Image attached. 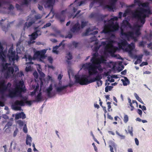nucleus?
Segmentation results:
<instances>
[{
    "label": "nucleus",
    "instance_id": "1",
    "mask_svg": "<svg viewBox=\"0 0 152 152\" xmlns=\"http://www.w3.org/2000/svg\"><path fill=\"white\" fill-rule=\"evenodd\" d=\"M150 9H145L143 8H140L138 11H135L132 13L133 17L137 19L138 21H140L141 23L143 24L145 22V18L148 16V15L151 14Z\"/></svg>",
    "mask_w": 152,
    "mask_h": 152
},
{
    "label": "nucleus",
    "instance_id": "2",
    "mask_svg": "<svg viewBox=\"0 0 152 152\" xmlns=\"http://www.w3.org/2000/svg\"><path fill=\"white\" fill-rule=\"evenodd\" d=\"M119 28V25L117 22L115 23L113 21L111 23L108 22L105 25L103 32L105 34H108L110 32L117 31Z\"/></svg>",
    "mask_w": 152,
    "mask_h": 152
},
{
    "label": "nucleus",
    "instance_id": "3",
    "mask_svg": "<svg viewBox=\"0 0 152 152\" xmlns=\"http://www.w3.org/2000/svg\"><path fill=\"white\" fill-rule=\"evenodd\" d=\"M113 41H111L108 42L107 44H106V42H102V45L105 46L104 48V51L110 53L112 56L115 57L116 55L114 53L118 49L117 47L114 46L113 44Z\"/></svg>",
    "mask_w": 152,
    "mask_h": 152
},
{
    "label": "nucleus",
    "instance_id": "4",
    "mask_svg": "<svg viewBox=\"0 0 152 152\" xmlns=\"http://www.w3.org/2000/svg\"><path fill=\"white\" fill-rule=\"evenodd\" d=\"M19 96L21 97L23 100L19 101L18 100H16L12 105V107L13 109L15 110H20L21 107L20 106H23L25 105V103L27 101V98L26 96L23 97L22 96L21 93L20 94Z\"/></svg>",
    "mask_w": 152,
    "mask_h": 152
},
{
    "label": "nucleus",
    "instance_id": "5",
    "mask_svg": "<svg viewBox=\"0 0 152 152\" xmlns=\"http://www.w3.org/2000/svg\"><path fill=\"white\" fill-rule=\"evenodd\" d=\"M10 64L6 63L3 65L2 71H5L4 74V77L6 78H10L11 75L14 72V69L12 66H9Z\"/></svg>",
    "mask_w": 152,
    "mask_h": 152
},
{
    "label": "nucleus",
    "instance_id": "6",
    "mask_svg": "<svg viewBox=\"0 0 152 152\" xmlns=\"http://www.w3.org/2000/svg\"><path fill=\"white\" fill-rule=\"evenodd\" d=\"M89 75H83L80 77H76V82L81 85H86L91 83V79L89 80Z\"/></svg>",
    "mask_w": 152,
    "mask_h": 152
},
{
    "label": "nucleus",
    "instance_id": "7",
    "mask_svg": "<svg viewBox=\"0 0 152 152\" xmlns=\"http://www.w3.org/2000/svg\"><path fill=\"white\" fill-rule=\"evenodd\" d=\"M86 68L88 70L89 75H92L97 74L98 72L97 69L99 71H103V69L100 64L97 65L92 64L91 66L86 67Z\"/></svg>",
    "mask_w": 152,
    "mask_h": 152
},
{
    "label": "nucleus",
    "instance_id": "8",
    "mask_svg": "<svg viewBox=\"0 0 152 152\" xmlns=\"http://www.w3.org/2000/svg\"><path fill=\"white\" fill-rule=\"evenodd\" d=\"M7 56L11 61H14L15 60H18V55H17L16 56L15 51L13 50V48L12 47L10 48L9 50Z\"/></svg>",
    "mask_w": 152,
    "mask_h": 152
},
{
    "label": "nucleus",
    "instance_id": "9",
    "mask_svg": "<svg viewBox=\"0 0 152 152\" xmlns=\"http://www.w3.org/2000/svg\"><path fill=\"white\" fill-rule=\"evenodd\" d=\"M46 52V50L43 49L40 51H37L34 54V58H39L40 60L44 59L46 57L45 54Z\"/></svg>",
    "mask_w": 152,
    "mask_h": 152
},
{
    "label": "nucleus",
    "instance_id": "10",
    "mask_svg": "<svg viewBox=\"0 0 152 152\" xmlns=\"http://www.w3.org/2000/svg\"><path fill=\"white\" fill-rule=\"evenodd\" d=\"M11 85V84L10 82L6 85L4 81L0 82V92L4 93L7 91L8 88H10Z\"/></svg>",
    "mask_w": 152,
    "mask_h": 152
},
{
    "label": "nucleus",
    "instance_id": "11",
    "mask_svg": "<svg viewBox=\"0 0 152 152\" xmlns=\"http://www.w3.org/2000/svg\"><path fill=\"white\" fill-rule=\"evenodd\" d=\"M66 13V10H63L60 13L56 14L55 16L61 23H62L65 21Z\"/></svg>",
    "mask_w": 152,
    "mask_h": 152
},
{
    "label": "nucleus",
    "instance_id": "12",
    "mask_svg": "<svg viewBox=\"0 0 152 152\" xmlns=\"http://www.w3.org/2000/svg\"><path fill=\"white\" fill-rule=\"evenodd\" d=\"M91 63L90 62L86 63L83 65V66L86 68L90 66H91L92 64L93 65H97L99 64H101L99 58H96V59L93 60L92 61H91Z\"/></svg>",
    "mask_w": 152,
    "mask_h": 152
},
{
    "label": "nucleus",
    "instance_id": "13",
    "mask_svg": "<svg viewBox=\"0 0 152 152\" xmlns=\"http://www.w3.org/2000/svg\"><path fill=\"white\" fill-rule=\"evenodd\" d=\"M134 31H129L126 32H124L123 29H121V35L124 36L126 38L127 40L129 41L130 40V38L131 37Z\"/></svg>",
    "mask_w": 152,
    "mask_h": 152
},
{
    "label": "nucleus",
    "instance_id": "14",
    "mask_svg": "<svg viewBox=\"0 0 152 152\" xmlns=\"http://www.w3.org/2000/svg\"><path fill=\"white\" fill-rule=\"evenodd\" d=\"M18 95H20V92L15 88L12 91H9L8 96L10 98H13L17 96Z\"/></svg>",
    "mask_w": 152,
    "mask_h": 152
},
{
    "label": "nucleus",
    "instance_id": "15",
    "mask_svg": "<svg viewBox=\"0 0 152 152\" xmlns=\"http://www.w3.org/2000/svg\"><path fill=\"white\" fill-rule=\"evenodd\" d=\"M80 26L78 22L75 24L70 28V31L73 33L78 32L80 31Z\"/></svg>",
    "mask_w": 152,
    "mask_h": 152
},
{
    "label": "nucleus",
    "instance_id": "16",
    "mask_svg": "<svg viewBox=\"0 0 152 152\" xmlns=\"http://www.w3.org/2000/svg\"><path fill=\"white\" fill-rule=\"evenodd\" d=\"M128 43L126 40H121L120 42L118 43V47L120 49L124 50L127 46Z\"/></svg>",
    "mask_w": 152,
    "mask_h": 152
},
{
    "label": "nucleus",
    "instance_id": "17",
    "mask_svg": "<svg viewBox=\"0 0 152 152\" xmlns=\"http://www.w3.org/2000/svg\"><path fill=\"white\" fill-rule=\"evenodd\" d=\"M23 85L24 83L23 81H20L16 85L15 88L20 92V94L23 91Z\"/></svg>",
    "mask_w": 152,
    "mask_h": 152
},
{
    "label": "nucleus",
    "instance_id": "18",
    "mask_svg": "<svg viewBox=\"0 0 152 152\" xmlns=\"http://www.w3.org/2000/svg\"><path fill=\"white\" fill-rule=\"evenodd\" d=\"M41 34V32L39 30H36L30 35L31 40H35L37 38L39 35Z\"/></svg>",
    "mask_w": 152,
    "mask_h": 152
},
{
    "label": "nucleus",
    "instance_id": "19",
    "mask_svg": "<svg viewBox=\"0 0 152 152\" xmlns=\"http://www.w3.org/2000/svg\"><path fill=\"white\" fill-rule=\"evenodd\" d=\"M127 47L125 48L124 50L127 52H130L132 51L135 48V45L134 43H131L130 44H128L127 45Z\"/></svg>",
    "mask_w": 152,
    "mask_h": 152
},
{
    "label": "nucleus",
    "instance_id": "20",
    "mask_svg": "<svg viewBox=\"0 0 152 152\" xmlns=\"http://www.w3.org/2000/svg\"><path fill=\"white\" fill-rule=\"evenodd\" d=\"M141 26L139 25H137L134 29V34L137 37L140 35L141 33L140 31V27Z\"/></svg>",
    "mask_w": 152,
    "mask_h": 152
},
{
    "label": "nucleus",
    "instance_id": "21",
    "mask_svg": "<svg viewBox=\"0 0 152 152\" xmlns=\"http://www.w3.org/2000/svg\"><path fill=\"white\" fill-rule=\"evenodd\" d=\"M55 0H47L45 7H52L54 2Z\"/></svg>",
    "mask_w": 152,
    "mask_h": 152
},
{
    "label": "nucleus",
    "instance_id": "22",
    "mask_svg": "<svg viewBox=\"0 0 152 152\" xmlns=\"http://www.w3.org/2000/svg\"><path fill=\"white\" fill-rule=\"evenodd\" d=\"M42 93L40 92L35 97V100H33L34 102L41 101L42 99Z\"/></svg>",
    "mask_w": 152,
    "mask_h": 152
},
{
    "label": "nucleus",
    "instance_id": "23",
    "mask_svg": "<svg viewBox=\"0 0 152 152\" xmlns=\"http://www.w3.org/2000/svg\"><path fill=\"white\" fill-rule=\"evenodd\" d=\"M102 77L101 74H98L95 77L91 79V83L96 81H100L102 79Z\"/></svg>",
    "mask_w": 152,
    "mask_h": 152
},
{
    "label": "nucleus",
    "instance_id": "24",
    "mask_svg": "<svg viewBox=\"0 0 152 152\" xmlns=\"http://www.w3.org/2000/svg\"><path fill=\"white\" fill-rule=\"evenodd\" d=\"M68 86V85H66L63 86L57 87L56 88V91L58 93L61 92L62 91L66 89Z\"/></svg>",
    "mask_w": 152,
    "mask_h": 152
},
{
    "label": "nucleus",
    "instance_id": "25",
    "mask_svg": "<svg viewBox=\"0 0 152 152\" xmlns=\"http://www.w3.org/2000/svg\"><path fill=\"white\" fill-rule=\"evenodd\" d=\"M52 89L53 88L52 84H51L49 86V87L46 89L47 95L49 97H51L52 96L51 91H52Z\"/></svg>",
    "mask_w": 152,
    "mask_h": 152
},
{
    "label": "nucleus",
    "instance_id": "26",
    "mask_svg": "<svg viewBox=\"0 0 152 152\" xmlns=\"http://www.w3.org/2000/svg\"><path fill=\"white\" fill-rule=\"evenodd\" d=\"M32 141V138L29 135H27L26 140V144L27 145H29V146H31V142Z\"/></svg>",
    "mask_w": 152,
    "mask_h": 152
},
{
    "label": "nucleus",
    "instance_id": "27",
    "mask_svg": "<svg viewBox=\"0 0 152 152\" xmlns=\"http://www.w3.org/2000/svg\"><path fill=\"white\" fill-rule=\"evenodd\" d=\"M66 58L68 60L67 61V63L68 64H69L70 63V61L68 60H71L72 58V55L70 52H69V53L67 54L66 56Z\"/></svg>",
    "mask_w": 152,
    "mask_h": 152
},
{
    "label": "nucleus",
    "instance_id": "28",
    "mask_svg": "<svg viewBox=\"0 0 152 152\" xmlns=\"http://www.w3.org/2000/svg\"><path fill=\"white\" fill-rule=\"evenodd\" d=\"M125 81L123 79L121 80L123 82V84L124 86H126L129 83V81L126 77H124Z\"/></svg>",
    "mask_w": 152,
    "mask_h": 152
},
{
    "label": "nucleus",
    "instance_id": "29",
    "mask_svg": "<svg viewBox=\"0 0 152 152\" xmlns=\"http://www.w3.org/2000/svg\"><path fill=\"white\" fill-rule=\"evenodd\" d=\"M107 15H103L101 14L98 15V19L99 20L103 21L105 17L107 16Z\"/></svg>",
    "mask_w": 152,
    "mask_h": 152
},
{
    "label": "nucleus",
    "instance_id": "30",
    "mask_svg": "<svg viewBox=\"0 0 152 152\" xmlns=\"http://www.w3.org/2000/svg\"><path fill=\"white\" fill-rule=\"evenodd\" d=\"M64 40H63L59 45H56L55 47H53V48L54 49L57 50L62 45V47L64 48L65 47V44L63 43V42H64Z\"/></svg>",
    "mask_w": 152,
    "mask_h": 152
},
{
    "label": "nucleus",
    "instance_id": "31",
    "mask_svg": "<svg viewBox=\"0 0 152 152\" xmlns=\"http://www.w3.org/2000/svg\"><path fill=\"white\" fill-rule=\"evenodd\" d=\"M35 21L34 20L29 22L28 23L26 22L25 24V27L27 26L28 28L31 26L33 24L35 23Z\"/></svg>",
    "mask_w": 152,
    "mask_h": 152
},
{
    "label": "nucleus",
    "instance_id": "32",
    "mask_svg": "<svg viewBox=\"0 0 152 152\" xmlns=\"http://www.w3.org/2000/svg\"><path fill=\"white\" fill-rule=\"evenodd\" d=\"M90 39L91 42L95 41V44L97 45L98 44V42L97 41V38L95 36H94L93 37H91Z\"/></svg>",
    "mask_w": 152,
    "mask_h": 152
},
{
    "label": "nucleus",
    "instance_id": "33",
    "mask_svg": "<svg viewBox=\"0 0 152 152\" xmlns=\"http://www.w3.org/2000/svg\"><path fill=\"white\" fill-rule=\"evenodd\" d=\"M134 96H135L136 99L138 101H139V102H140V103H141L142 104H144V103L142 101V99L141 98H140L138 96V95H137V94L136 93H135L134 94Z\"/></svg>",
    "mask_w": 152,
    "mask_h": 152
},
{
    "label": "nucleus",
    "instance_id": "34",
    "mask_svg": "<svg viewBox=\"0 0 152 152\" xmlns=\"http://www.w3.org/2000/svg\"><path fill=\"white\" fill-rule=\"evenodd\" d=\"M3 56H5L3 51H0V59L1 60L3 61H5V59Z\"/></svg>",
    "mask_w": 152,
    "mask_h": 152
},
{
    "label": "nucleus",
    "instance_id": "35",
    "mask_svg": "<svg viewBox=\"0 0 152 152\" xmlns=\"http://www.w3.org/2000/svg\"><path fill=\"white\" fill-rule=\"evenodd\" d=\"M98 56V53H95L93 54V57L91 59V61H92L93 60H94L96 59V58H97Z\"/></svg>",
    "mask_w": 152,
    "mask_h": 152
},
{
    "label": "nucleus",
    "instance_id": "36",
    "mask_svg": "<svg viewBox=\"0 0 152 152\" xmlns=\"http://www.w3.org/2000/svg\"><path fill=\"white\" fill-rule=\"evenodd\" d=\"M123 121L125 123H126L129 121V117L127 115L125 114L124 117Z\"/></svg>",
    "mask_w": 152,
    "mask_h": 152
},
{
    "label": "nucleus",
    "instance_id": "37",
    "mask_svg": "<svg viewBox=\"0 0 152 152\" xmlns=\"http://www.w3.org/2000/svg\"><path fill=\"white\" fill-rule=\"evenodd\" d=\"M113 88V87L111 86H107L105 88V91L106 92H107L108 91H111L112 88Z\"/></svg>",
    "mask_w": 152,
    "mask_h": 152
},
{
    "label": "nucleus",
    "instance_id": "38",
    "mask_svg": "<svg viewBox=\"0 0 152 152\" xmlns=\"http://www.w3.org/2000/svg\"><path fill=\"white\" fill-rule=\"evenodd\" d=\"M142 57H140L139 58H138L137 60L134 62V64L136 65L137 64L140 63L142 61Z\"/></svg>",
    "mask_w": 152,
    "mask_h": 152
},
{
    "label": "nucleus",
    "instance_id": "39",
    "mask_svg": "<svg viewBox=\"0 0 152 152\" xmlns=\"http://www.w3.org/2000/svg\"><path fill=\"white\" fill-rule=\"evenodd\" d=\"M118 18L117 17H114L113 18H111V19L107 21L108 22L111 23L112 21L113 22L114 20H117Z\"/></svg>",
    "mask_w": 152,
    "mask_h": 152
},
{
    "label": "nucleus",
    "instance_id": "40",
    "mask_svg": "<svg viewBox=\"0 0 152 152\" xmlns=\"http://www.w3.org/2000/svg\"><path fill=\"white\" fill-rule=\"evenodd\" d=\"M88 22H84L83 21H82L81 23V27L82 28H83L84 27L86 26Z\"/></svg>",
    "mask_w": 152,
    "mask_h": 152
},
{
    "label": "nucleus",
    "instance_id": "41",
    "mask_svg": "<svg viewBox=\"0 0 152 152\" xmlns=\"http://www.w3.org/2000/svg\"><path fill=\"white\" fill-rule=\"evenodd\" d=\"M128 132L132 136H133V130L132 127H130V126H128Z\"/></svg>",
    "mask_w": 152,
    "mask_h": 152
},
{
    "label": "nucleus",
    "instance_id": "42",
    "mask_svg": "<svg viewBox=\"0 0 152 152\" xmlns=\"http://www.w3.org/2000/svg\"><path fill=\"white\" fill-rule=\"evenodd\" d=\"M140 5L143 7H148L149 6V3L148 2H145L143 3H141Z\"/></svg>",
    "mask_w": 152,
    "mask_h": 152
},
{
    "label": "nucleus",
    "instance_id": "43",
    "mask_svg": "<svg viewBox=\"0 0 152 152\" xmlns=\"http://www.w3.org/2000/svg\"><path fill=\"white\" fill-rule=\"evenodd\" d=\"M17 123L20 126H22L24 125V123L23 121L21 120H19L17 121Z\"/></svg>",
    "mask_w": 152,
    "mask_h": 152
},
{
    "label": "nucleus",
    "instance_id": "44",
    "mask_svg": "<svg viewBox=\"0 0 152 152\" xmlns=\"http://www.w3.org/2000/svg\"><path fill=\"white\" fill-rule=\"evenodd\" d=\"M22 114V112L20 113H19L18 114H17L15 115V119H18L19 118H21V116Z\"/></svg>",
    "mask_w": 152,
    "mask_h": 152
},
{
    "label": "nucleus",
    "instance_id": "45",
    "mask_svg": "<svg viewBox=\"0 0 152 152\" xmlns=\"http://www.w3.org/2000/svg\"><path fill=\"white\" fill-rule=\"evenodd\" d=\"M116 134L120 137L121 139H124L125 138V135L121 134L117 131L116 132Z\"/></svg>",
    "mask_w": 152,
    "mask_h": 152
},
{
    "label": "nucleus",
    "instance_id": "46",
    "mask_svg": "<svg viewBox=\"0 0 152 152\" xmlns=\"http://www.w3.org/2000/svg\"><path fill=\"white\" fill-rule=\"evenodd\" d=\"M100 61L101 63H104L106 61V60L103 56H102L100 58H99Z\"/></svg>",
    "mask_w": 152,
    "mask_h": 152
},
{
    "label": "nucleus",
    "instance_id": "47",
    "mask_svg": "<svg viewBox=\"0 0 152 152\" xmlns=\"http://www.w3.org/2000/svg\"><path fill=\"white\" fill-rule=\"evenodd\" d=\"M130 12V10H128V9H127L125 11V12H124V13L123 14V16L124 17H126L128 14V13H129Z\"/></svg>",
    "mask_w": 152,
    "mask_h": 152
},
{
    "label": "nucleus",
    "instance_id": "48",
    "mask_svg": "<svg viewBox=\"0 0 152 152\" xmlns=\"http://www.w3.org/2000/svg\"><path fill=\"white\" fill-rule=\"evenodd\" d=\"M114 7V6L110 4L109 5H107L106 6L107 8L111 10H113Z\"/></svg>",
    "mask_w": 152,
    "mask_h": 152
},
{
    "label": "nucleus",
    "instance_id": "49",
    "mask_svg": "<svg viewBox=\"0 0 152 152\" xmlns=\"http://www.w3.org/2000/svg\"><path fill=\"white\" fill-rule=\"evenodd\" d=\"M109 147H113L114 148H115V143L112 141H110V145H109Z\"/></svg>",
    "mask_w": 152,
    "mask_h": 152
},
{
    "label": "nucleus",
    "instance_id": "50",
    "mask_svg": "<svg viewBox=\"0 0 152 152\" xmlns=\"http://www.w3.org/2000/svg\"><path fill=\"white\" fill-rule=\"evenodd\" d=\"M18 132V130L17 128H16L13 133V137H15L17 135Z\"/></svg>",
    "mask_w": 152,
    "mask_h": 152
},
{
    "label": "nucleus",
    "instance_id": "51",
    "mask_svg": "<svg viewBox=\"0 0 152 152\" xmlns=\"http://www.w3.org/2000/svg\"><path fill=\"white\" fill-rule=\"evenodd\" d=\"M39 85L37 84V85L36 86L35 88L34 89V92H32L31 93L32 94H34L36 92H37L38 91V90L39 89Z\"/></svg>",
    "mask_w": 152,
    "mask_h": 152
},
{
    "label": "nucleus",
    "instance_id": "52",
    "mask_svg": "<svg viewBox=\"0 0 152 152\" xmlns=\"http://www.w3.org/2000/svg\"><path fill=\"white\" fill-rule=\"evenodd\" d=\"M134 32L133 33V34L131 37V38L134 40V41L135 42L137 41V37H135L134 36Z\"/></svg>",
    "mask_w": 152,
    "mask_h": 152
},
{
    "label": "nucleus",
    "instance_id": "53",
    "mask_svg": "<svg viewBox=\"0 0 152 152\" xmlns=\"http://www.w3.org/2000/svg\"><path fill=\"white\" fill-rule=\"evenodd\" d=\"M23 132L25 133H27L28 130H27V128L26 127V124H24V127L23 128Z\"/></svg>",
    "mask_w": 152,
    "mask_h": 152
},
{
    "label": "nucleus",
    "instance_id": "54",
    "mask_svg": "<svg viewBox=\"0 0 152 152\" xmlns=\"http://www.w3.org/2000/svg\"><path fill=\"white\" fill-rule=\"evenodd\" d=\"M123 23L126 26H130V23L127 20H125V21H124Z\"/></svg>",
    "mask_w": 152,
    "mask_h": 152
},
{
    "label": "nucleus",
    "instance_id": "55",
    "mask_svg": "<svg viewBox=\"0 0 152 152\" xmlns=\"http://www.w3.org/2000/svg\"><path fill=\"white\" fill-rule=\"evenodd\" d=\"M12 125V123L11 122H8L7 123V124L5 125V128H6L8 127V128H10V127Z\"/></svg>",
    "mask_w": 152,
    "mask_h": 152
},
{
    "label": "nucleus",
    "instance_id": "56",
    "mask_svg": "<svg viewBox=\"0 0 152 152\" xmlns=\"http://www.w3.org/2000/svg\"><path fill=\"white\" fill-rule=\"evenodd\" d=\"M51 25V24L50 23H46L45 25H44L43 27H42V28H45L50 26Z\"/></svg>",
    "mask_w": 152,
    "mask_h": 152
},
{
    "label": "nucleus",
    "instance_id": "57",
    "mask_svg": "<svg viewBox=\"0 0 152 152\" xmlns=\"http://www.w3.org/2000/svg\"><path fill=\"white\" fill-rule=\"evenodd\" d=\"M117 0H110V4L112 5L115 6V3L117 1Z\"/></svg>",
    "mask_w": 152,
    "mask_h": 152
},
{
    "label": "nucleus",
    "instance_id": "58",
    "mask_svg": "<svg viewBox=\"0 0 152 152\" xmlns=\"http://www.w3.org/2000/svg\"><path fill=\"white\" fill-rule=\"evenodd\" d=\"M96 84L98 86V87H99L102 85V80L100 81H97L96 82Z\"/></svg>",
    "mask_w": 152,
    "mask_h": 152
},
{
    "label": "nucleus",
    "instance_id": "59",
    "mask_svg": "<svg viewBox=\"0 0 152 152\" xmlns=\"http://www.w3.org/2000/svg\"><path fill=\"white\" fill-rule=\"evenodd\" d=\"M33 75L35 78L37 79L38 78V75L37 72L36 71H35L34 72Z\"/></svg>",
    "mask_w": 152,
    "mask_h": 152
},
{
    "label": "nucleus",
    "instance_id": "60",
    "mask_svg": "<svg viewBox=\"0 0 152 152\" xmlns=\"http://www.w3.org/2000/svg\"><path fill=\"white\" fill-rule=\"evenodd\" d=\"M48 60L49 61V63L51 64L53 62V60L51 57L49 56L48 58Z\"/></svg>",
    "mask_w": 152,
    "mask_h": 152
},
{
    "label": "nucleus",
    "instance_id": "61",
    "mask_svg": "<svg viewBox=\"0 0 152 152\" xmlns=\"http://www.w3.org/2000/svg\"><path fill=\"white\" fill-rule=\"evenodd\" d=\"M33 102H34L33 101L27 100V101H26L25 103L27 104L28 105H29V106H31Z\"/></svg>",
    "mask_w": 152,
    "mask_h": 152
},
{
    "label": "nucleus",
    "instance_id": "62",
    "mask_svg": "<svg viewBox=\"0 0 152 152\" xmlns=\"http://www.w3.org/2000/svg\"><path fill=\"white\" fill-rule=\"evenodd\" d=\"M147 62H143L140 65V66H142L144 65H147L148 64Z\"/></svg>",
    "mask_w": 152,
    "mask_h": 152
},
{
    "label": "nucleus",
    "instance_id": "63",
    "mask_svg": "<svg viewBox=\"0 0 152 152\" xmlns=\"http://www.w3.org/2000/svg\"><path fill=\"white\" fill-rule=\"evenodd\" d=\"M31 70V66H29L28 67H26L25 68V70L26 72H28Z\"/></svg>",
    "mask_w": 152,
    "mask_h": 152
},
{
    "label": "nucleus",
    "instance_id": "64",
    "mask_svg": "<svg viewBox=\"0 0 152 152\" xmlns=\"http://www.w3.org/2000/svg\"><path fill=\"white\" fill-rule=\"evenodd\" d=\"M35 18L37 20L40 19L42 18V16H41L39 14L37 15H35Z\"/></svg>",
    "mask_w": 152,
    "mask_h": 152
}]
</instances>
